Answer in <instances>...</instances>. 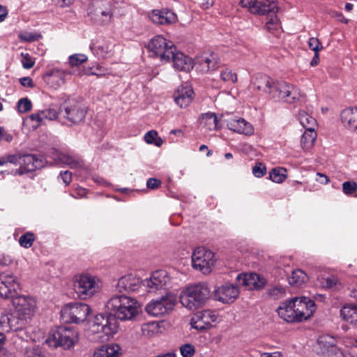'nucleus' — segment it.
Here are the masks:
<instances>
[{
  "label": "nucleus",
  "instance_id": "f257e3e1",
  "mask_svg": "<svg viewBox=\"0 0 357 357\" xmlns=\"http://www.w3.org/2000/svg\"><path fill=\"white\" fill-rule=\"evenodd\" d=\"M316 310L314 302L306 297H295L282 303L278 308L279 317L289 323L301 322L309 319Z\"/></svg>",
  "mask_w": 357,
  "mask_h": 357
},
{
  "label": "nucleus",
  "instance_id": "f03ea898",
  "mask_svg": "<svg viewBox=\"0 0 357 357\" xmlns=\"http://www.w3.org/2000/svg\"><path fill=\"white\" fill-rule=\"evenodd\" d=\"M105 307L109 317L116 321L132 320L139 312V303L135 298L126 296H115L107 302Z\"/></svg>",
  "mask_w": 357,
  "mask_h": 357
},
{
  "label": "nucleus",
  "instance_id": "7ed1b4c3",
  "mask_svg": "<svg viewBox=\"0 0 357 357\" xmlns=\"http://www.w3.org/2000/svg\"><path fill=\"white\" fill-rule=\"evenodd\" d=\"M118 321L113 317L97 314L89 323L87 337L93 342H104L117 333Z\"/></svg>",
  "mask_w": 357,
  "mask_h": 357
},
{
  "label": "nucleus",
  "instance_id": "20e7f679",
  "mask_svg": "<svg viewBox=\"0 0 357 357\" xmlns=\"http://www.w3.org/2000/svg\"><path fill=\"white\" fill-rule=\"evenodd\" d=\"M210 289L204 283H198L187 287L180 294L182 305L190 310H195L204 305L210 296Z\"/></svg>",
  "mask_w": 357,
  "mask_h": 357
},
{
  "label": "nucleus",
  "instance_id": "39448f33",
  "mask_svg": "<svg viewBox=\"0 0 357 357\" xmlns=\"http://www.w3.org/2000/svg\"><path fill=\"white\" fill-rule=\"evenodd\" d=\"M101 287V280L89 273H83L74 278V289L81 299L92 297L100 290Z\"/></svg>",
  "mask_w": 357,
  "mask_h": 357
},
{
  "label": "nucleus",
  "instance_id": "423d86ee",
  "mask_svg": "<svg viewBox=\"0 0 357 357\" xmlns=\"http://www.w3.org/2000/svg\"><path fill=\"white\" fill-rule=\"evenodd\" d=\"M78 342V333L73 327L59 326L52 331L45 343L50 347H61L69 349Z\"/></svg>",
  "mask_w": 357,
  "mask_h": 357
},
{
  "label": "nucleus",
  "instance_id": "0eeeda50",
  "mask_svg": "<svg viewBox=\"0 0 357 357\" xmlns=\"http://www.w3.org/2000/svg\"><path fill=\"white\" fill-rule=\"evenodd\" d=\"M113 10V5L109 1L93 0L88 8V15L93 22L105 25L112 22Z\"/></svg>",
  "mask_w": 357,
  "mask_h": 357
},
{
  "label": "nucleus",
  "instance_id": "6e6552de",
  "mask_svg": "<svg viewBox=\"0 0 357 357\" xmlns=\"http://www.w3.org/2000/svg\"><path fill=\"white\" fill-rule=\"evenodd\" d=\"M148 48L153 56L160 59L162 62H169V56L173 51H176L174 43L167 40L162 36H156L149 43Z\"/></svg>",
  "mask_w": 357,
  "mask_h": 357
},
{
  "label": "nucleus",
  "instance_id": "1a4fd4ad",
  "mask_svg": "<svg viewBox=\"0 0 357 357\" xmlns=\"http://www.w3.org/2000/svg\"><path fill=\"white\" fill-rule=\"evenodd\" d=\"M91 312L90 307L82 303H70L61 310V316L66 322L80 323L86 319Z\"/></svg>",
  "mask_w": 357,
  "mask_h": 357
},
{
  "label": "nucleus",
  "instance_id": "9d476101",
  "mask_svg": "<svg viewBox=\"0 0 357 357\" xmlns=\"http://www.w3.org/2000/svg\"><path fill=\"white\" fill-rule=\"evenodd\" d=\"M176 300L174 294L167 293L159 299L152 300L146 307V312L153 317H160L169 314L174 308Z\"/></svg>",
  "mask_w": 357,
  "mask_h": 357
},
{
  "label": "nucleus",
  "instance_id": "9b49d317",
  "mask_svg": "<svg viewBox=\"0 0 357 357\" xmlns=\"http://www.w3.org/2000/svg\"><path fill=\"white\" fill-rule=\"evenodd\" d=\"M87 113L86 108L75 101L63 102L60 106V121L66 119L71 124L82 122Z\"/></svg>",
  "mask_w": 357,
  "mask_h": 357
},
{
  "label": "nucleus",
  "instance_id": "f8f14e48",
  "mask_svg": "<svg viewBox=\"0 0 357 357\" xmlns=\"http://www.w3.org/2000/svg\"><path fill=\"white\" fill-rule=\"evenodd\" d=\"M270 97L276 101L294 103L298 98V92L294 85L286 82H274Z\"/></svg>",
  "mask_w": 357,
  "mask_h": 357
},
{
  "label": "nucleus",
  "instance_id": "ddd939ff",
  "mask_svg": "<svg viewBox=\"0 0 357 357\" xmlns=\"http://www.w3.org/2000/svg\"><path fill=\"white\" fill-rule=\"evenodd\" d=\"M214 253L204 248H197L192 255V266L204 274L211 271L215 264Z\"/></svg>",
  "mask_w": 357,
  "mask_h": 357
},
{
  "label": "nucleus",
  "instance_id": "4468645a",
  "mask_svg": "<svg viewBox=\"0 0 357 357\" xmlns=\"http://www.w3.org/2000/svg\"><path fill=\"white\" fill-rule=\"evenodd\" d=\"M20 289V282L17 276L11 273L0 274V297L13 298Z\"/></svg>",
  "mask_w": 357,
  "mask_h": 357
},
{
  "label": "nucleus",
  "instance_id": "2eb2a0df",
  "mask_svg": "<svg viewBox=\"0 0 357 357\" xmlns=\"http://www.w3.org/2000/svg\"><path fill=\"white\" fill-rule=\"evenodd\" d=\"M73 75H77L76 70L54 68L46 73L44 80L50 87L57 89L65 84L66 80Z\"/></svg>",
  "mask_w": 357,
  "mask_h": 357
},
{
  "label": "nucleus",
  "instance_id": "dca6fc26",
  "mask_svg": "<svg viewBox=\"0 0 357 357\" xmlns=\"http://www.w3.org/2000/svg\"><path fill=\"white\" fill-rule=\"evenodd\" d=\"M12 303L16 314L25 320L30 318L34 313L36 301L33 298L26 296H15L12 298Z\"/></svg>",
  "mask_w": 357,
  "mask_h": 357
},
{
  "label": "nucleus",
  "instance_id": "f3484780",
  "mask_svg": "<svg viewBox=\"0 0 357 357\" xmlns=\"http://www.w3.org/2000/svg\"><path fill=\"white\" fill-rule=\"evenodd\" d=\"M169 280L166 271L158 270L153 272L149 278L143 280L142 285L149 292H155L159 289H165Z\"/></svg>",
  "mask_w": 357,
  "mask_h": 357
},
{
  "label": "nucleus",
  "instance_id": "a211bd4d",
  "mask_svg": "<svg viewBox=\"0 0 357 357\" xmlns=\"http://www.w3.org/2000/svg\"><path fill=\"white\" fill-rule=\"evenodd\" d=\"M150 20L158 25L169 26L178 21L176 14L167 8L153 9L148 14Z\"/></svg>",
  "mask_w": 357,
  "mask_h": 357
},
{
  "label": "nucleus",
  "instance_id": "6ab92c4d",
  "mask_svg": "<svg viewBox=\"0 0 357 357\" xmlns=\"http://www.w3.org/2000/svg\"><path fill=\"white\" fill-rule=\"evenodd\" d=\"M217 317L211 310H203L197 312L191 319L192 328L203 331L211 326V324L215 321Z\"/></svg>",
  "mask_w": 357,
  "mask_h": 357
},
{
  "label": "nucleus",
  "instance_id": "aec40b11",
  "mask_svg": "<svg viewBox=\"0 0 357 357\" xmlns=\"http://www.w3.org/2000/svg\"><path fill=\"white\" fill-rule=\"evenodd\" d=\"M19 164L20 166L17 172L20 174H23L24 172H33L43 167L45 165L43 158L34 154L22 155Z\"/></svg>",
  "mask_w": 357,
  "mask_h": 357
},
{
  "label": "nucleus",
  "instance_id": "412c9836",
  "mask_svg": "<svg viewBox=\"0 0 357 357\" xmlns=\"http://www.w3.org/2000/svg\"><path fill=\"white\" fill-rule=\"evenodd\" d=\"M24 324L25 319L17 314H6L0 318L1 328L6 333L19 331L24 327Z\"/></svg>",
  "mask_w": 357,
  "mask_h": 357
},
{
  "label": "nucleus",
  "instance_id": "4be33fe9",
  "mask_svg": "<svg viewBox=\"0 0 357 357\" xmlns=\"http://www.w3.org/2000/svg\"><path fill=\"white\" fill-rule=\"evenodd\" d=\"M239 290L238 287L230 283L225 284L215 290V296L223 303L234 302L238 296Z\"/></svg>",
  "mask_w": 357,
  "mask_h": 357
},
{
  "label": "nucleus",
  "instance_id": "5701e85b",
  "mask_svg": "<svg viewBox=\"0 0 357 357\" xmlns=\"http://www.w3.org/2000/svg\"><path fill=\"white\" fill-rule=\"evenodd\" d=\"M236 281L250 289H259L266 284V280L255 273H240L236 277Z\"/></svg>",
  "mask_w": 357,
  "mask_h": 357
},
{
  "label": "nucleus",
  "instance_id": "b1692460",
  "mask_svg": "<svg viewBox=\"0 0 357 357\" xmlns=\"http://www.w3.org/2000/svg\"><path fill=\"white\" fill-rule=\"evenodd\" d=\"M52 158L56 164H64L68 165L71 169H79L84 165L82 160L75 155L69 153H62L56 150H52Z\"/></svg>",
  "mask_w": 357,
  "mask_h": 357
},
{
  "label": "nucleus",
  "instance_id": "393cba45",
  "mask_svg": "<svg viewBox=\"0 0 357 357\" xmlns=\"http://www.w3.org/2000/svg\"><path fill=\"white\" fill-rule=\"evenodd\" d=\"M142 281L139 278L130 274L121 277L116 286V290L119 292H134L139 289Z\"/></svg>",
  "mask_w": 357,
  "mask_h": 357
},
{
  "label": "nucleus",
  "instance_id": "a878e982",
  "mask_svg": "<svg viewBox=\"0 0 357 357\" xmlns=\"http://www.w3.org/2000/svg\"><path fill=\"white\" fill-rule=\"evenodd\" d=\"M60 108L56 110L54 108H46L33 113L29 116L31 121L36 122L35 127H38L45 123V121L60 120Z\"/></svg>",
  "mask_w": 357,
  "mask_h": 357
},
{
  "label": "nucleus",
  "instance_id": "bb28decb",
  "mask_svg": "<svg viewBox=\"0 0 357 357\" xmlns=\"http://www.w3.org/2000/svg\"><path fill=\"white\" fill-rule=\"evenodd\" d=\"M227 127L237 133L251 135L254 132L252 126L243 118H229L226 120Z\"/></svg>",
  "mask_w": 357,
  "mask_h": 357
},
{
  "label": "nucleus",
  "instance_id": "cd10ccee",
  "mask_svg": "<svg viewBox=\"0 0 357 357\" xmlns=\"http://www.w3.org/2000/svg\"><path fill=\"white\" fill-rule=\"evenodd\" d=\"M194 98V91L191 86L182 85L174 93V101L181 108L188 107Z\"/></svg>",
  "mask_w": 357,
  "mask_h": 357
},
{
  "label": "nucleus",
  "instance_id": "c85d7f7f",
  "mask_svg": "<svg viewBox=\"0 0 357 357\" xmlns=\"http://www.w3.org/2000/svg\"><path fill=\"white\" fill-rule=\"evenodd\" d=\"M172 60L174 67L180 71H189L193 68V62L190 58L183 53L173 51L172 56H169V61Z\"/></svg>",
  "mask_w": 357,
  "mask_h": 357
},
{
  "label": "nucleus",
  "instance_id": "c756f323",
  "mask_svg": "<svg viewBox=\"0 0 357 357\" xmlns=\"http://www.w3.org/2000/svg\"><path fill=\"white\" fill-rule=\"evenodd\" d=\"M340 117L346 128L357 132V107L342 110Z\"/></svg>",
  "mask_w": 357,
  "mask_h": 357
},
{
  "label": "nucleus",
  "instance_id": "7c9ffc66",
  "mask_svg": "<svg viewBox=\"0 0 357 357\" xmlns=\"http://www.w3.org/2000/svg\"><path fill=\"white\" fill-rule=\"evenodd\" d=\"M121 351L120 346L116 344L103 345L95 350L93 357H119Z\"/></svg>",
  "mask_w": 357,
  "mask_h": 357
},
{
  "label": "nucleus",
  "instance_id": "2f4dec72",
  "mask_svg": "<svg viewBox=\"0 0 357 357\" xmlns=\"http://www.w3.org/2000/svg\"><path fill=\"white\" fill-rule=\"evenodd\" d=\"M279 8L277 6L276 3L273 0H264L261 1H257L255 9H254V14L265 15L271 13V15L276 14L278 12Z\"/></svg>",
  "mask_w": 357,
  "mask_h": 357
},
{
  "label": "nucleus",
  "instance_id": "473e14b6",
  "mask_svg": "<svg viewBox=\"0 0 357 357\" xmlns=\"http://www.w3.org/2000/svg\"><path fill=\"white\" fill-rule=\"evenodd\" d=\"M274 82L273 79L265 75H258L253 81V86L257 90L271 94L272 86Z\"/></svg>",
  "mask_w": 357,
  "mask_h": 357
},
{
  "label": "nucleus",
  "instance_id": "72a5a7b5",
  "mask_svg": "<svg viewBox=\"0 0 357 357\" xmlns=\"http://www.w3.org/2000/svg\"><path fill=\"white\" fill-rule=\"evenodd\" d=\"M200 126L206 131H213L219 128L218 120L215 113L204 114L200 119Z\"/></svg>",
  "mask_w": 357,
  "mask_h": 357
},
{
  "label": "nucleus",
  "instance_id": "f704fd0d",
  "mask_svg": "<svg viewBox=\"0 0 357 357\" xmlns=\"http://www.w3.org/2000/svg\"><path fill=\"white\" fill-rule=\"evenodd\" d=\"M195 64L199 66V70L202 72L213 70L218 66L216 58L212 54L210 57L204 56L202 58H197Z\"/></svg>",
  "mask_w": 357,
  "mask_h": 357
},
{
  "label": "nucleus",
  "instance_id": "c9c22d12",
  "mask_svg": "<svg viewBox=\"0 0 357 357\" xmlns=\"http://www.w3.org/2000/svg\"><path fill=\"white\" fill-rule=\"evenodd\" d=\"M77 76L86 75H96L98 77H101L106 75L107 70L99 64L93 66L84 67L82 70H76Z\"/></svg>",
  "mask_w": 357,
  "mask_h": 357
},
{
  "label": "nucleus",
  "instance_id": "e433bc0d",
  "mask_svg": "<svg viewBox=\"0 0 357 357\" xmlns=\"http://www.w3.org/2000/svg\"><path fill=\"white\" fill-rule=\"evenodd\" d=\"M340 314L344 320L354 324L357 328V305L344 306L340 310Z\"/></svg>",
  "mask_w": 357,
  "mask_h": 357
},
{
  "label": "nucleus",
  "instance_id": "4c0bfd02",
  "mask_svg": "<svg viewBox=\"0 0 357 357\" xmlns=\"http://www.w3.org/2000/svg\"><path fill=\"white\" fill-rule=\"evenodd\" d=\"M317 137V133L314 130L308 128L303 134L301 139V145L304 150L310 149L312 146Z\"/></svg>",
  "mask_w": 357,
  "mask_h": 357
},
{
  "label": "nucleus",
  "instance_id": "58836bf2",
  "mask_svg": "<svg viewBox=\"0 0 357 357\" xmlns=\"http://www.w3.org/2000/svg\"><path fill=\"white\" fill-rule=\"evenodd\" d=\"M298 120L303 128L306 130L310 128L314 130L316 119L303 110H301L298 115Z\"/></svg>",
  "mask_w": 357,
  "mask_h": 357
},
{
  "label": "nucleus",
  "instance_id": "ea45409f",
  "mask_svg": "<svg viewBox=\"0 0 357 357\" xmlns=\"http://www.w3.org/2000/svg\"><path fill=\"white\" fill-rule=\"evenodd\" d=\"M336 340L329 335L320 336L317 340V343L321 350V352L329 350L331 347H336Z\"/></svg>",
  "mask_w": 357,
  "mask_h": 357
},
{
  "label": "nucleus",
  "instance_id": "a19ab883",
  "mask_svg": "<svg viewBox=\"0 0 357 357\" xmlns=\"http://www.w3.org/2000/svg\"><path fill=\"white\" fill-rule=\"evenodd\" d=\"M307 280V276L305 272L301 269H296L291 272V275L289 278V283L291 285L299 286Z\"/></svg>",
  "mask_w": 357,
  "mask_h": 357
},
{
  "label": "nucleus",
  "instance_id": "79ce46f5",
  "mask_svg": "<svg viewBox=\"0 0 357 357\" xmlns=\"http://www.w3.org/2000/svg\"><path fill=\"white\" fill-rule=\"evenodd\" d=\"M159 330V324L155 321L148 322L142 326V333L147 337H151L157 335Z\"/></svg>",
  "mask_w": 357,
  "mask_h": 357
},
{
  "label": "nucleus",
  "instance_id": "37998d69",
  "mask_svg": "<svg viewBox=\"0 0 357 357\" xmlns=\"http://www.w3.org/2000/svg\"><path fill=\"white\" fill-rule=\"evenodd\" d=\"M88 59L86 55L84 54H74L69 56V63L70 64L71 68L69 70H75L74 68L81 65L83 63H85ZM75 70H80L79 68H76Z\"/></svg>",
  "mask_w": 357,
  "mask_h": 357
},
{
  "label": "nucleus",
  "instance_id": "c03bdc74",
  "mask_svg": "<svg viewBox=\"0 0 357 357\" xmlns=\"http://www.w3.org/2000/svg\"><path fill=\"white\" fill-rule=\"evenodd\" d=\"M285 172L284 169L274 168L269 172V178L275 183H281L287 178V175L284 174Z\"/></svg>",
  "mask_w": 357,
  "mask_h": 357
},
{
  "label": "nucleus",
  "instance_id": "a18cd8bd",
  "mask_svg": "<svg viewBox=\"0 0 357 357\" xmlns=\"http://www.w3.org/2000/svg\"><path fill=\"white\" fill-rule=\"evenodd\" d=\"M91 49L95 50L97 54L99 56L105 57L107 54L111 52L112 45L111 44L102 42L97 45L93 44V46H91Z\"/></svg>",
  "mask_w": 357,
  "mask_h": 357
},
{
  "label": "nucleus",
  "instance_id": "49530a36",
  "mask_svg": "<svg viewBox=\"0 0 357 357\" xmlns=\"http://www.w3.org/2000/svg\"><path fill=\"white\" fill-rule=\"evenodd\" d=\"M266 28L268 31L275 33V31L279 32L280 29V23L276 14L271 15V18L266 22Z\"/></svg>",
  "mask_w": 357,
  "mask_h": 357
},
{
  "label": "nucleus",
  "instance_id": "de8ad7c7",
  "mask_svg": "<svg viewBox=\"0 0 357 357\" xmlns=\"http://www.w3.org/2000/svg\"><path fill=\"white\" fill-rule=\"evenodd\" d=\"M34 240V234L31 232H26L20 236L19 243L22 247L29 248L32 246Z\"/></svg>",
  "mask_w": 357,
  "mask_h": 357
},
{
  "label": "nucleus",
  "instance_id": "09e8293b",
  "mask_svg": "<svg viewBox=\"0 0 357 357\" xmlns=\"http://www.w3.org/2000/svg\"><path fill=\"white\" fill-rule=\"evenodd\" d=\"M31 102L27 98L20 99L17 104V111L20 113H24L30 111L31 109Z\"/></svg>",
  "mask_w": 357,
  "mask_h": 357
},
{
  "label": "nucleus",
  "instance_id": "8fccbe9b",
  "mask_svg": "<svg viewBox=\"0 0 357 357\" xmlns=\"http://www.w3.org/2000/svg\"><path fill=\"white\" fill-rule=\"evenodd\" d=\"M357 190V183L353 181H345L342 183V191L346 195H351Z\"/></svg>",
  "mask_w": 357,
  "mask_h": 357
},
{
  "label": "nucleus",
  "instance_id": "3c124183",
  "mask_svg": "<svg viewBox=\"0 0 357 357\" xmlns=\"http://www.w3.org/2000/svg\"><path fill=\"white\" fill-rule=\"evenodd\" d=\"M252 174L255 177L261 178L266 174V167L262 163L258 162L252 167Z\"/></svg>",
  "mask_w": 357,
  "mask_h": 357
},
{
  "label": "nucleus",
  "instance_id": "603ef678",
  "mask_svg": "<svg viewBox=\"0 0 357 357\" xmlns=\"http://www.w3.org/2000/svg\"><path fill=\"white\" fill-rule=\"evenodd\" d=\"M220 77L223 81L234 83L237 81V75L235 73H232L231 70L225 69L221 72Z\"/></svg>",
  "mask_w": 357,
  "mask_h": 357
},
{
  "label": "nucleus",
  "instance_id": "864d4df0",
  "mask_svg": "<svg viewBox=\"0 0 357 357\" xmlns=\"http://www.w3.org/2000/svg\"><path fill=\"white\" fill-rule=\"evenodd\" d=\"M180 351L183 357H191L195 354V347L190 344H185L181 346Z\"/></svg>",
  "mask_w": 357,
  "mask_h": 357
},
{
  "label": "nucleus",
  "instance_id": "5fc2aeb1",
  "mask_svg": "<svg viewBox=\"0 0 357 357\" xmlns=\"http://www.w3.org/2000/svg\"><path fill=\"white\" fill-rule=\"evenodd\" d=\"M41 37L39 34H34L29 32L20 33L19 38L24 42H33L38 40Z\"/></svg>",
  "mask_w": 357,
  "mask_h": 357
},
{
  "label": "nucleus",
  "instance_id": "6e6d98bb",
  "mask_svg": "<svg viewBox=\"0 0 357 357\" xmlns=\"http://www.w3.org/2000/svg\"><path fill=\"white\" fill-rule=\"evenodd\" d=\"M323 357H342V353L340 350L336 347H331L329 350H326V351H322Z\"/></svg>",
  "mask_w": 357,
  "mask_h": 357
},
{
  "label": "nucleus",
  "instance_id": "4d7b16f0",
  "mask_svg": "<svg viewBox=\"0 0 357 357\" xmlns=\"http://www.w3.org/2000/svg\"><path fill=\"white\" fill-rule=\"evenodd\" d=\"M26 357H45L39 348H28L25 352Z\"/></svg>",
  "mask_w": 357,
  "mask_h": 357
},
{
  "label": "nucleus",
  "instance_id": "13d9d810",
  "mask_svg": "<svg viewBox=\"0 0 357 357\" xmlns=\"http://www.w3.org/2000/svg\"><path fill=\"white\" fill-rule=\"evenodd\" d=\"M257 0H241L239 3L243 8H246L251 13L254 14V9L257 4Z\"/></svg>",
  "mask_w": 357,
  "mask_h": 357
},
{
  "label": "nucleus",
  "instance_id": "bf43d9fd",
  "mask_svg": "<svg viewBox=\"0 0 357 357\" xmlns=\"http://www.w3.org/2000/svg\"><path fill=\"white\" fill-rule=\"evenodd\" d=\"M22 64L24 68L30 69L34 66V61L28 54L22 53Z\"/></svg>",
  "mask_w": 357,
  "mask_h": 357
},
{
  "label": "nucleus",
  "instance_id": "052dcab7",
  "mask_svg": "<svg viewBox=\"0 0 357 357\" xmlns=\"http://www.w3.org/2000/svg\"><path fill=\"white\" fill-rule=\"evenodd\" d=\"M321 43L317 38L312 37L309 39L308 46L312 50L319 52L322 49V46L319 47Z\"/></svg>",
  "mask_w": 357,
  "mask_h": 357
},
{
  "label": "nucleus",
  "instance_id": "680f3d73",
  "mask_svg": "<svg viewBox=\"0 0 357 357\" xmlns=\"http://www.w3.org/2000/svg\"><path fill=\"white\" fill-rule=\"evenodd\" d=\"M158 137L157 131L151 130L147 132L144 135V140L147 144H153L155 138Z\"/></svg>",
  "mask_w": 357,
  "mask_h": 357
},
{
  "label": "nucleus",
  "instance_id": "e2e57ef3",
  "mask_svg": "<svg viewBox=\"0 0 357 357\" xmlns=\"http://www.w3.org/2000/svg\"><path fill=\"white\" fill-rule=\"evenodd\" d=\"M161 185V181L155 178H150L147 180L146 186L148 188L155 190Z\"/></svg>",
  "mask_w": 357,
  "mask_h": 357
},
{
  "label": "nucleus",
  "instance_id": "0e129e2a",
  "mask_svg": "<svg viewBox=\"0 0 357 357\" xmlns=\"http://www.w3.org/2000/svg\"><path fill=\"white\" fill-rule=\"evenodd\" d=\"M22 155L17 154H8L6 155V160L7 163L11 164H19V162L21 160Z\"/></svg>",
  "mask_w": 357,
  "mask_h": 357
},
{
  "label": "nucleus",
  "instance_id": "69168bd1",
  "mask_svg": "<svg viewBox=\"0 0 357 357\" xmlns=\"http://www.w3.org/2000/svg\"><path fill=\"white\" fill-rule=\"evenodd\" d=\"M59 176L66 185H69L72 181V174L69 171L61 172Z\"/></svg>",
  "mask_w": 357,
  "mask_h": 357
},
{
  "label": "nucleus",
  "instance_id": "338daca9",
  "mask_svg": "<svg viewBox=\"0 0 357 357\" xmlns=\"http://www.w3.org/2000/svg\"><path fill=\"white\" fill-rule=\"evenodd\" d=\"M285 293V289L283 287H274L270 289V294L271 296H275L276 298H279L283 296Z\"/></svg>",
  "mask_w": 357,
  "mask_h": 357
},
{
  "label": "nucleus",
  "instance_id": "774afa93",
  "mask_svg": "<svg viewBox=\"0 0 357 357\" xmlns=\"http://www.w3.org/2000/svg\"><path fill=\"white\" fill-rule=\"evenodd\" d=\"M20 84L24 87L33 88V82L30 77H24L20 79Z\"/></svg>",
  "mask_w": 357,
  "mask_h": 357
}]
</instances>
